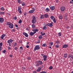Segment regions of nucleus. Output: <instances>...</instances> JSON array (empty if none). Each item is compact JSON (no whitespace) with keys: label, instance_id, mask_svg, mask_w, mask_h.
<instances>
[{"label":"nucleus","instance_id":"4d7b16f0","mask_svg":"<svg viewBox=\"0 0 73 73\" xmlns=\"http://www.w3.org/2000/svg\"><path fill=\"white\" fill-rule=\"evenodd\" d=\"M2 50V47L1 46H0V51H1Z\"/></svg>","mask_w":73,"mask_h":73},{"label":"nucleus","instance_id":"9b49d317","mask_svg":"<svg viewBox=\"0 0 73 73\" xmlns=\"http://www.w3.org/2000/svg\"><path fill=\"white\" fill-rule=\"evenodd\" d=\"M43 60L44 61H46V58H47V56L46 55H44L43 56Z\"/></svg>","mask_w":73,"mask_h":73},{"label":"nucleus","instance_id":"393cba45","mask_svg":"<svg viewBox=\"0 0 73 73\" xmlns=\"http://www.w3.org/2000/svg\"><path fill=\"white\" fill-rule=\"evenodd\" d=\"M50 18L51 19H52V21L55 19L54 17L53 16H51L50 17Z\"/></svg>","mask_w":73,"mask_h":73},{"label":"nucleus","instance_id":"58836bf2","mask_svg":"<svg viewBox=\"0 0 73 73\" xmlns=\"http://www.w3.org/2000/svg\"><path fill=\"white\" fill-rule=\"evenodd\" d=\"M21 23H22V20L21 19H20L19 21V24H20Z\"/></svg>","mask_w":73,"mask_h":73},{"label":"nucleus","instance_id":"052dcab7","mask_svg":"<svg viewBox=\"0 0 73 73\" xmlns=\"http://www.w3.org/2000/svg\"><path fill=\"white\" fill-rule=\"evenodd\" d=\"M14 49L15 50H17V47H15L14 48Z\"/></svg>","mask_w":73,"mask_h":73},{"label":"nucleus","instance_id":"a211bd4d","mask_svg":"<svg viewBox=\"0 0 73 73\" xmlns=\"http://www.w3.org/2000/svg\"><path fill=\"white\" fill-rule=\"evenodd\" d=\"M41 67H39L38 69L36 70L37 72H40L41 70Z\"/></svg>","mask_w":73,"mask_h":73},{"label":"nucleus","instance_id":"bb28decb","mask_svg":"<svg viewBox=\"0 0 73 73\" xmlns=\"http://www.w3.org/2000/svg\"><path fill=\"white\" fill-rule=\"evenodd\" d=\"M22 9V8H21V7L19 6L18 7V11H21Z\"/></svg>","mask_w":73,"mask_h":73},{"label":"nucleus","instance_id":"69168bd1","mask_svg":"<svg viewBox=\"0 0 73 73\" xmlns=\"http://www.w3.org/2000/svg\"><path fill=\"white\" fill-rule=\"evenodd\" d=\"M9 56L10 57H12V56H13V55L12 54H10V55H9Z\"/></svg>","mask_w":73,"mask_h":73},{"label":"nucleus","instance_id":"6e6d98bb","mask_svg":"<svg viewBox=\"0 0 73 73\" xmlns=\"http://www.w3.org/2000/svg\"><path fill=\"white\" fill-rule=\"evenodd\" d=\"M20 49H21V50H23V47H22V46L20 47Z\"/></svg>","mask_w":73,"mask_h":73},{"label":"nucleus","instance_id":"e2e57ef3","mask_svg":"<svg viewBox=\"0 0 73 73\" xmlns=\"http://www.w3.org/2000/svg\"><path fill=\"white\" fill-rule=\"evenodd\" d=\"M27 13L26 12H25L24 13V16H26V15H27Z\"/></svg>","mask_w":73,"mask_h":73},{"label":"nucleus","instance_id":"37998d69","mask_svg":"<svg viewBox=\"0 0 73 73\" xmlns=\"http://www.w3.org/2000/svg\"><path fill=\"white\" fill-rule=\"evenodd\" d=\"M52 69H53V67L52 66H50L49 67V69L50 70Z\"/></svg>","mask_w":73,"mask_h":73},{"label":"nucleus","instance_id":"aec40b11","mask_svg":"<svg viewBox=\"0 0 73 73\" xmlns=\"http://www.w3.org/2000/svg\"><path fill=\"white\" fill-rule=\"evenodd\" d=\"M64 58H66L67 57H68V54L67 53H65L64 55Z\"/></svg>","mask_w":73,"mask_h":73},{"label":"nucleus","instance_id":"5fc2aeb1","mask_svg":"<svg viewBox=\"0 0 73 73\" xmlns=\"http://www.w3.org/2000/svg\"><path fill=\"white\" fill-rule=\"evenodd\" d=\"M42 46H46V44L45 43L43 44Z\"/></svg>","mask_w":73,"mask_h":73},{"label":"nucleus","instance_id":"ddd939ff","mask_svg":"<svg viewBox=\"0 0 73 73\" xmlns=\"http://www.w3.org/2000/svg\"><path fill=\"white\" fill-rule=\"evenodd\" d=\"M37 62L40 65H42V61L40 60H38Z\"/></svg>","mask_w":73,"mask_h":73},{"label":"nucleus","instance_id":"f03ea898","mask_svg":"<svg viewBox=\"0 0 73 73\" xmlns=\"http://www.w3.org/2000/svg\"><path fill=\"white\" fill-rule=\"evenodd\" d=\"M13 41V40H12L11 39L7 40V43L9 44V46H11V45H12Z\"/></svg>","mask_w":73,"mask_h":73},{"label":"nucleus","instance_id":"ea45409f","mask_svg":"<svg viewBox=\"0 0 73 73\" xmlns=\"http://www.w3.org/2000/svg\"><path fill=\"white\" fill-rule=\"evenodd\" d=\"M17 42H15L14 43H13V45H14V46H16V45H17Z\"/></svg>","mask_w":73,"mask_h":73},{"label":"nucleus","instance_id":"f257e3e1","mask_svg":"<svg viewBox=\"0 0 73 73\" xmlns=\"http://www.w3.org/2000/svg\"><path fill=\"white\" fill-rule=\"evenodd\" d=\"M36 21H37V20H36V17L35 16H33L32 17V23L33 24H35V23H36Z\"/></svg>","mask_w":73,"mask_h":73},{"label":"nucleus","instance_id":"4468645a","mask_svg":"<svg viewBox=\"0 0 73 73\" xmlns=\"http://www.w3.org/2000/svg\"><path fill=\"white\" fill-rule=\"evenodd\" d=\"M35 34V33L34 32H31L30 33V36H33V35H34Z\"/></svg>","mask_w":73,"mask_h":73},{"label":"nucleus","instance_id":"c9c22d12","mask_svg":"<svg viewBox=\"0 0 73 73\" xmlns=\"http://www.w3.org/2000/svg\"><path fill=\"white\" fill-rule=\"evenodd\" d=\"M40 40L39 39L37 40L36 41V43H40Z\"/></svg>","mask_w":73,"mask_h":73},{"label":"nucleus","instance_id":"473e14b6","mask_svg":"<svg viewBox=\"0 0 73 73\" xmlns=\"http://www.w3.org/2000/svg\"><path fill=\"white\" fill-rule=\"evenodd\" d=\"M22 6H25V2H23L22 3Z\"/></svg>","mask_w":73,"mask_h":73},{"label":"nucleus","instance_id":"1a4fd4ad","mask_svg":"<svg viewBox=\"0 0 73 73\" xmlns=\"http://www.w3.org/2000/svg\"><path fill=\"white\" fill-rule=\"evenodd\" d=\"M9 27L10 28H11V29L13 28V25L12 23H11L10 25L9 26Z\"/></svg>","mask_w":73,"mask_h":73},{"label":"nucleus","instance_id":"2f4dec72","mask_svg":"<svg viewBox=\"0 0 73 73\" xmlns=\"http://www.w3.org/2000/svg\"><path fill=\"white\" fill-rule=\"evenodd\" d=\"M42 38V35H40L39 36H38V38L39 39H41Z\"/></svg>","mask_w":73,"mask_h":73},{"label":"nucleus","instance_id":"5701e85b","mask_svg":"<svg viewBox=\"0 0 73 73\" xmlns=\"http://www.w3.org/2000/svg\"><path fill=\"white\" fill-rule=\"evenodd\" d=\"M59 19L61 20L62 19V15H59Z\"/></svg>","mask_w":73,"mask_h":73},{"label":"nucleus","instance_id":"2eb2a0df","mask_svg":"<svg viewBox=\"0 0 73 73\" xmlns=\"http://www.w3.org/2000/svg\"><path fill=\"white\" fill-rule=\"evenodd\" d=\"M55 43L57 44L58 45H56V46H58V44L60 43V40H56L55 41Z\"/></svg>","mask_w":73,"mask_h":73},{"label":"nucleus","instance_id":"c756f323","mask_svg":"<svg viewBox=\"0 0 73 73\" xmlns=\"http://www.w3.org/2000/svg\"><path fill=\"white\" fill-rule=\"evenodd\" d=\"M40 18L41 19H44V15H40Z\"/></svg>","mask_w":73,"mask_h":73},{"label":"nucleus","instance_id":"de8ad7c7","mask_svg":"<svg viewBox=\"0 0 73 73\" xmlns=\"http://www.w3.org/2000/svg\"><path fill=\"white\" fill-rule=\"evenodd\" d=\"M62 47L63 48H66L68 47V46H63Z\"/></svg>","mask_w":73,"mask_h":73},{"label":"nucleus","instance_id":"cd10ccee","mask_svg":"<svg viewBox=\"0 0 73 73\" xmlns=\"http://www.w3.org/2000/svg\"><path fill=\"white\" fill-rule=\"evenodd\" d=\"M49 11H50V10L48 8H47L45 9V11L46 12H48Z\"/></svg>","mask_w":73,"mask_h":73},{"label":"nucleus","instance_id":"dca6fc26","mask_svg":"<svg viewBox=\"0 0 73 73\" xmlns=\"http://www.w3.org/2000/svg\"><path fill=\"white\" fill-rule=\"evenodd\" d=\"M35 66H36V67H38V66H39V65L40 64H39L38 63H37V62H35Z\"/></svg>","mask_w":73,"mask_h":73},{"label":"nucleus","instance_id":"79ce46f5","mask_svg":"<svg viewBox=\"0 0 73 73\" xmlns=\"http://www.w3.org/2000/svg\"><path fill=\"white\" fill-rule=\"evenodd\" d=\"M6 52V50H4L3 51L2 53H5Z\"/></svg>","mask_w":73,"mask_h":73},{"label":"nucleus","instance_id":"3c124183","mask_svg":"<svg viewBox=\"0 0 73 73\" xmlns=\"http://www.w3.org/2000/svg\"><path fill=\"white\" fill-rule=\"evenodd\" d=\"M15 29H13L12 30V32H15Z\"/></svg>","mask_w":73,"mask_h":73},{"label":"nucleus","instance_id":"39448f33","mask_svg":"<svg viewBox=\"0 0 73 73\" xmlns=\"http://www.w3.org/2000/svg\"><path fill=\"white\" fill-rule=\"evenodd\" d=\"M40 47L38 46H35L34 48V51H36V50L40 49Z\"/></svg>","mask_w":73,"mask_h":73},{"label":"nucleus","instance_id":"f8f14e48","mask_svg":"<svg viewBox=\"0 0 73 73\" xmlns=\"http://www.w3.org/2000/svg\"><path fill=\"white\" fill-rule=\"evenodd\" d=\"M49 7L51 10H52V11L53 10H54V8H55V7H54V6H52L51 7H50V6H49Z\"/></svg>","mask_w":73,"mask_h":73},{"label":"nucleus","instance_id":"0e129e2a","mask_svg":"<svg viewBox=\"0 0 73 73\" xmlns=\"http://www.w3.org/2000/svg\"><path fill=\"white\" fill-rule=\"evenodd\" d=\"M8 49H9V50H11V48L9 46H8Z\"/></svg>","mask_w":73,"mask_h":73},{"label":"nucleus","instance_id":"9d476101","mask_svg":"<svg viewBox=\"0 0 73 73\" xmlns=\"http://www.w3.org/2000/svg\"><path fill=\"white\" fill-rule=\"evenodd\" d=\"M23 34L24 36H25V37H28V35L25 32H23Z\"/></svg>","mask_w":73,"mask_h":73},{"label":"nucleus","instance_id":"72a5a7b5","mask_svg":"<svg viewBox=\"0 0 73 73\" xmlns=\"http://www.w3.org/2000/svg\"><path fill=\"white\" fill-rule=\"evenodd\" d=\"M17 17L16 16H14L13 17V19H14V20H17Z\"/></svg>","mask_w":73,"mask_h":73},{"label":"nucleus","instance_id":"a18cd8bd","mask_svg":"<svg viewBox=\"0 0 73 73\" xmlns=\"http://www.w3.org/2000/svg\"><path fill=\"white\" fill-rule=\"evenodd\" d=\"M18 12H19V13L21 15L22 13V11H21V10L18 11Z\"/></svg>","mask_w":73,"mask_h":73},{"label":"nucleus","instance_id":"20e7f679","mask_svg":"<svg viewBox=\"0 0 73 73\" xmlns=\"http://www.w3.org/2000/svg\"><path fill=\"white\" fill-rule=\"evenodd\" d=\"M47 25L50 27H53V22H51L50 23H48L47 24Z\"/></svg>","mask_w":73,"mask_h":73},{"label":"nucleus","instance_id":"8fccbe9b","mask_svg":"<svg viewBox=\"0 0 73 73\" xmlns=\"http://www.w3.org/2000/svg\"><path fill=\"white\" fill-rule=\"evenodd\" d=\"M43 29L44 30H45V29H46V27H45V26H44V27H43Z\"/></svg>","mask_w":73,"mask_h":73},{"label":"nucleus","instance_id":"4c0bfd02","mask_svg":"<svg viewBox=\"0 0 73 73\" xmlns=\"http://www.w3.org/2000/svg\"><path fill=\"white\" fill-rule=\"evenodd\" d=\"M61 32H60V33H58V36H61Z\"/></svg>","mask_w":73,"mask_h":73},{"label":"nucleus","instance_id":"c03bdc74","mask_svg":"<svg viewBox=\"0 0 73 73\" xmlns=\"http://www.w3.org/2000/svg\"><path fill=\"white\" fill-rule=\"evenodd\" d=\"M50 45H53V43L52 42H50Z\"/></svg>","mask_w":73,"mask_h":73},{"label":"nucleus","instance_id":"13d9d810","mask_svg":"<svg viewBox=\"0 0 73 73\" xmlns=\"http://www.w3.org/2000/svg\"><path fill=\"white\" fill-rule=\"evenodd\" d=\"M3 45V43L2 42H1L0 43V46H2Z\"/></svg>","mask_w":73,"mask_h":73},{"label":"nucleus","instance_id":"c85d7f7f","mask_svg":"<svg viewBox=\"0 0 73 73\" xmlns=\"http://www.w3.org/2000/svg\"><path fill=\"white\" fill-rule=\"evenodd\" d=\"M44 16L45 18H48L49 16V15L46 14H45Z\"/></svg>","mask_w":73,"mask_h":73},{"label":"nucleus","instance_id":"423d86ee","mask_svg":"<svg viewBox=\"0 0 73 73\" xmlns=\"http://www.w3.org/2000/svg\"><path fill=\"white\" fill-rule=\"evenodd\" d=\"M32 31L33 32H34L35 33H36V32H38V29L37 28H35L32 30Z\"/></svg>","mask_w":73,"mask_h":73},{"label":"nucleus","instance_id":"b1692460","mask_svg":"<svg viewBox=\"0 0 73 73\" xmlns=\"http://www.w3.org/2000/svg\"><path fill=\"white\" fill-rule=\"evenodd\" d=\"M50 18L51 19H52V21L55 19L54 17L53 16H51L50 17Z\"/></svg>","mask_w":73,"mask_h":73},{"label":"nucleus","instance_id":"f3484780","mask_svg":"<svg viewBox=\"0 0 73 73\" xmlns=\"http://www.w3.org/2000/svg\"><path fill=\"white\" fill-rule=\"evenodd\" d=\"M6 36V34H3L1 36V39H3L4 37Z\"/></svg>","mask_w":73,"mask_h":73},{"label":"nucleus","instance_id":"338daca9","mask_svg":"<svg viewBox=\"0 0 73 73\" xmlns=\"http://www.w3.org/2000/svg\"><path fill=\"white\" fill-rule=\"evenodd\" d=\"M15 25L16 27H18V25H17L15 24Z\"/></svg>","mask_w":73,"mask_h":73},{"label":"nucleus","instance_id":"7ed1b4c3","mask_svg":"<svg viewBox=\"0 0 73 73\" xmlns=\"http://www.w3.org/2000/svg\"><path fill=\"white\" fill-rule=\"evenodd\" d=\"M32 10H30L29 11V13H33L35 11V8L33 7L32 8Z\"/></svg>","mask_w":73,"mask_h":73},{"label":"nucleus","instance_id":"6ab92c4d","mask_svg":"<svg viewBox=\"0 0 73 73\" xmlns=\"http://www.w3.org/2000/svg\"><path fill=\"white\" fill-rule=\"evenodd\" d=\"M0 9L1 11H4L5 10V8H4L3 7H2L1 8H0Z\"/></svg>","mask_w":73,"mask_h":73},{"label":"nucleus","instance_id":"09e8293b","mask_svg":"<svg viewBox=\"0 0 73 73\" xmlns=\"http://www.w3.org/2000/svg\"><path fill=\"white\" fill-rule=\"evenodd\" d=\"M22 69L24 71L25 69V67H22Z\"/></svg>","mask_w":73,"mask_h":73},{"label":"nucleus","instance_id":"680f3d73","mask_svg":"<svg viewBox=\"0 0 73 73\" xmlns=\"http://www.w3.org/2000/svg\"><path fill=\"white\" fill-rule=\"evenodd\" d=\"M58 0H56V3H58Z\"/></svg>","mask_w":73,"mask_h":73},{"label":"nucleus","instance_id":"a878e982","mask_svg":"<svg viewBox=\"0 0 73 73\" xmlns=\"http://www.w3.org/2000/svg\"><path fill=\"white\" fill-rule=\"evenodd\" d=\"M50 18L51 19H52V21L55 19L54 17L53 16H51L50 17Z\"/></svg>","mask_w":73,"mask_h":73},{"label":"nucleus","instance_id":"412c9836","mask_svg":"<svg viewBox=\"0 0 73 73\" xmlns=\"http://www.w3.org/2000/svg\"><path fill=\"white\" fill-rule=\"evenodd\" d=\"M73 57V56L71 54H69L68 56V58H72V57Z\"/></svg>","mask_w":73,"mask_h":73},{"label":"nucleus","instance_id":"7c9ffc66","mask_svg":"<svg viewBox=\"0 0 73 73\" xmlns=\"http://www.w3.org/2000/svg\"><path fill=\"white\" fill-rule=\"evenodd\" d=\"M32 27L33 29H35L36 27V25L34 24H33L32 25Z\"/></svg>","mask_w":73,"mask_h":73},{"label":"nucleus","instance_id":"a19ab883","mask_svg":"<svg viewBox=\"0 0 73 73\" xmlns=\"http://www.w3.org/2000/svg\"><path fill=\"white\" fill-rule=\"evenodd\" d=\"M54 23H56V19H54L53 20Z\"/></svg>","mask_w":73,"mask_h":73},{"label":"nucleus","instance_id":"6e6552de","mask_svg":"<svg viewBox=\"0 0 73 73\" xmlns=\"http://www.w3.org/2000/svg\"><path fill=\"white\" fill-rule=\"evenodd\" d=\"M4 21V19L2 17H0V23H3Z\"/></svg>","mask_w":73,"mask_h":73},{"label":"nucleus","instance_id":"603ef678","mask_svg":"<svg viewBox=\"0 0 73 73\" xmlns=\"http://www.w3.org/2000/svg\"><path fill=\"white\" fill-rule=\"evenodd\" d=\"M17 1L18 2V3H20V2H21V0H17Z\"/></svg>","mask_w":73,"mask_h":73},{"label":"nucleus","instance_id":"774afa93","mask_svg":"<svg viewBox=\"0 0 73 73\" xmlns=\"http://www.w3.org/2000/svg\"><path fill=\"white\" fill-rule=\"evenodd\" d=\"M33 73H37V72H36L35 71H33Z\"/></svg>","mask_w":73,"mask_h":73},{"label":"nucleus","instance_id":"4be33fe9","mask_svg":"<svg viewBox=\"0 0 73 73\" xmlns=\"http://www.w3.org/2000/svg\"><path fill=\"white\" fill-rule=\"evenodd\" d=\"M5 14V12H4L0 11V15H3Z\"/></svg>","mask_w":73,"mask_h":73},{"label":"nucleus","instance_id":"864d4df0","mask_svg":"<svg viewBox=\"0 0 73 73\" xmlns=\"http://www.w3.org/2000/svg\"><path fill=\"white\" fill-rule=\"evenodd\" d=\"M64 19H66V20H68V18L66 17H64Z\"/></svg>","mask_w":73,"mask_h":73},{"label":"nucleus","instance_id":"e433bc0d","mask_svg":"<svg viewBox=\"0 0 73 73\" xmlns=\"http://www.w3.org/2000/svg\"><path fill=\"white\" fill-rule=\"evenodd\" d=\"M11 23L9 22H8L7 23V25H9V26L11 24Z\"/></svg>","mask_w":73,"mask_h":73},{"label":"nucleus","instance_id":"f704fd0d","mask_svg":"<svg viewBox=\"0 0 73 73\" xmlns=\"http://www.w3.org/2000/svg\"><path fill=\"white\" fill-rule=\"evenodd\" d=\"M40 34L41 35H42V36H44V35H45V33H42V32H41L40 33Z\"/></svg>","mask_w":73,"mask_h":73},{"label":"nucleus","instance_id":"49530a36","mask_svg":"<svg viewBox=\"0 0 73 73\" xmlns=\"http://www.w3.org/2000/svg\"><path fill=\"white\" fill-rule=\"evenodd\" d=\"M40 73H47L46 72L44 71H42V72H40Z\"/></svg>","mask_w":73,"mask_h":73},{"label":"nucleus","instance_id":"bf43d9fd","mask_svg":"<svg viewBox=\"0 0 73 73\" xmlns=\"http://www.w3.org/2000/svg\"><path fill=\"white\" fill-rule=\"evenodd\" d=\"M28 60H30L31 59V57H29L28 58Z\"/></svg>","mask_w":73,"mask_h":73},{"label":"nucleus","instance_id":"0eeeda50","mask_svg":"<svg viewBox=\"0 0 73 73\" xmlns=\"http://www.w3.org/2000/svg\"><path fill=\"white\" fill-rule=\"evenodd\" d=\"M65 7L64 6H62L60 7V11H62V12H63V11H65Z\"/></svg>","mask_w":73,"mask_h":73}]
</instances>
